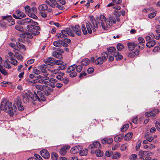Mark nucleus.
<instances>
[{"label":"nucleus","instance_id":"4468645a","mask_svg":"<svg viewBox=\"0 0 160 160\" xmlns=\"http://www.w3.org/2000/svg\"><path fill=\"white\" fill-rule=\"evenodd\" d=\"M71 28L75 33L78 36H80L81 34V28L78 25H76L75 26L72 27Z\"/></svg>","mask_w":160,"mask_h":160},{"label":"nucleus","instance_id":"b1692460","mask_svg":"<svg viewBox=\"0 0 160 160\" xmlns=\"http://www.w3.org/2000/svg\"><path fill=\"white\" fill-rule=\"evenodd\" d=\"M139 50H136L133 52L130 53L128 54V56L130 57H133L136 56H138L139 54Z\"/></svg>","mask_w":160,"mask_h":160},{"label":"nucleus","instance_id":"7c9ffc66","mask_svg":"<svg viewBox=\"0 0 160 160\" xmlns=\"http://www.w3.org/2000/svg\"><path fill=\"white\" fill-rule=\"evenodd\" d=\"M16 13L20 18H24L26 16V15L24 12L20 11L19 10H18L16 11Z\"/></svg>","mask_w":160,"mask_h":160},{"label":"nucleus","instance_id":"412c9836","mask_svg":"<svg viewBox=\"0 0 160 160\" xmlns=\"http://www.w3.org/2000/svg\"><path fill=\"white\" fill-rule=\"evenodd\" d=\"M124 137L123 134H119L114 137V140L116 142H118L121 141Z\"/></svg>","mask_w":160,"mask_h":160},{"label":"nucleus","instance_id":"338daca9","mask_svg":"<svg viewBox=\"0 0 160 160\" xmlns=\"http://www.w3.org/2000/svg\"><path fill=\"white\" fill-rule=\"evenodd\" d=\"M138 40L140 43H143L145 42V40L142 37H139L138 38Z\"/></svg>","mask_w":160,"mask_h":160},{"label":"nucleus","instance_id":"c9c22d12","mask_svg":"<svg viewBox=\"0 0 160 160\" xmlns=\"http://www.w3.org/2000/svg\"><path fill=\"white\" fill-rule=\"evenodd\" d=\"M3 66L5 68H6L8 69H10L11 68V67L9 64V62L8 59L6 60L3 62Z\"/></svg>","mask_w":160,"mask_h":160},{"label":"nucleus","instance_id":"2f4dec72","mask_svg":"<svg viewBox=\"0 0 160 160\" xmlns=\"http://www.w3.org/2000/svg\"><path fill=\"white\" fill-rule=\"evenodd\" d=\"M156 44V42L154 40L148 42L146 46L148 47L151 48L153 47Z\"/></svg>","mask_w":160,"mask_h":160},{"label":"nucleus","instance_id":"0e129e2a","mask_svg":"<svg viewBox=\"0 0 160 160\" xmlns=\"http://www.w3.org/2000/svg\"><path fill=\"white\" fill-rule=\"evenodd\" d=\"M63 62L60 60H56L55 59V61L54 64L57 65H62L63 63Z\"/></svg>","mask_w":160,"mask_h":160},{"label":"nucleus","instance_id":"49530a36","mask_svg":"<svg viewBox=\"0 0 160 160\" xmlns=\"http://www.w3.org/2000/svg\"><path fill=\"white\" fill-rule=\"evenodd\" d=\"M147 135H145V137L146 138V139L149 142H151L154 139V138L155 137V136L154 137L152 136L147 137Z\"/></svg>","mask_w":160,"mask_h":160},{"label":"nucleus","instance_id":"de8ad7c7","mask_svg":"<svg viewBox=\"0 0 160 160\" xmlns=\"http://www.w3.org/2000/svg\"><path fill=\"white\" fill-rule=\"evenodd\" d=\"M58 154L55 152H53L51 155V157L53 160H56L58 158Z\"/></svg>","mask_w":160,"mask_h":160},{"label":"nucleus","instance_id":"4d7b16f0","mask_svg":"<svg viewBox=\"0 0 160 160\" xmlns=\"http://www.w3.org/2000/svg\"><path fill=\"white\" fill-rule=\"evenodd\" d=\"M11 63L14 65H16L18 64V62L17 60L12 58L11 59Z\"/></svg>","mask_w":160,"mask_h":160},{"label":"nucleus","instance_id":"ea45409f","mask_svg":"<svg viewBox=\"0 0 160 160\" xmlns=\"http://www.w3.org/2000/svg\"><path fill=\"white\" fill-rule=\"evenodd\" d=\"M88 153V150L85 149L82 150V149L80 151L79 154L80 156L86 155Z\"/></svg>","mask_w":160,"mask_h":160},{"label":"nucleus","instance_id":"6ab92c4d","mask_svg":"<svg viewBox=\"0 0 160 160\" xmlns=\"http://www.w3.org/2000/svg\"><path fill=\"white\" fill-rule=\"evenodd\" d=\"M46 66V65H42L39 66V68L41 72L43 73V75L44 76H48L49 75V73L47 72V70L45 69Z\"/></svg>","mask_w":160,"mask_h":160},{"label":"nucleus","instance_id":"393cba45","mask_svg":"<svg viewBox=\"0 0 160 160\" xmlns=\"http://www.w3.org/2000/svg\"><path fill=\"white\" fill-rule=\"evenodd\" d=\"M132 132L128 133L125 136V140L126 141L129 140L132 138Z\"/></svg>","mask_w":160,"mask_h":160},{"label":"nucleus","instance_id":"c85d7f7f","mask_svg":"<svg viewBox=\"0 0 160 160\" xmlns=\"http://www.w3.org/2000/svg\"><path fill=\"white\" fill-rule=\"evenodd\" d=\"M90 60L88 58L83 59L81 62V64L84 66L88 65L90 63Z\"/></svg>","mask_w":160,"mask_h":160},{"label":"nucleus","instance_id":"5fc2aeb1","mask_svg":"<svg viewBox=\"0 0 160 160\" xmlns=\"http://www.w3.org/2000/svg\"><path fill=\"white\" fill-rule=\"evenodd\" d=\"M141 142V140H139L138 141V142H137V144L136 146V150L137 151L140 148Z\"/></svg>","mask_w":160,"mask_h":160},{"label":"nucleus","instance_id":"473e14b6","mask_svg":"<svg viewBox=\"0 0 160 160\" xmlns=\"http://www.w3.org/2000/svg\"><path fill=\"white\" fill-rule=\"evenodd\" d=\"M48 9L47 6L45 4H43L40 5L38 7V9L41 11H45Z\"/></svg>","mask_w":160,"mask_h":160},{"label":"nucleus","instance_id":"f257e3e1","mask_svg":"<svg viewBox=\"0 0 160 160\" xmlns=\"http://www.w3.org/2000/svg\"><path fill=\"white\" fill-rule=\"evenodd\" d=\"M97 21L99 23H101V26L102 28L104 30L107 29L108 27H110L112 23H115V19L112 16L110 15L108 20H106L105 16L101 15L100 16V19H97Z\"/></svg>","mask_w":160,"mask_h":160},{"label":"nucleus","instance_id":"37998d69","mask_svg":"<svg viewBox=\"0 0 160 160\" xmlns=\"http://www.w3.org/2000/svg\"><path fill=\"white\" fill-rule=\"evenodd\" d=\"M0 71L3 74L7 75L8 74V72L3 69L2 66L0 64Z\"/></svg>","mask_w":160,"mask_h":160},{"label":"nucleus","instance_id":"cd10ccee","mask_svg":"<svg viewBox=\"0 0 160 160\" xmlns=\"http://www.w3.org/2000/svg\"><path fill=\"white\" fill-rule=\"evenodd\" d=\"M33 86L36 89L40 91L43 90L44 88V85H42L41 84H36V83L34 84Z\"/></svg>","mask_w":160,"mask_h":160},{"label":"nucleus","instance_id":"6e6552de","mask_svg":"<svg viewBox=\"0 0 160 160\" xmlns=\"http://www.w3.org/2000/svg\"><path fill=\"white\" fill-rule=\"evenodd\" d=\"M21 100L19 98H18L14 102V105L15 107H17L19 110L22 111L24 109V107L22 105Z\"/></svg>","mask_w":160,"mask_h":160},{"label":"nucleus","instance_id":"a878e982","mask_svg":"<svg viewBox=\"0 0 160 160\" xmlns=\"http://www.w3.org/2000/svg\"><path fill=\"white\" fill-rule=\"evenodd\" d=\"M113 56L117 60H120L122 58V56L118 52H115L113 54Z\"/></svg>","mask_w":160,"mask_h":160},{"label":"nucleus","instance_id":"6e6d98bb","mask_svg":"<svg viewBox=\"0 0 160 160\" xmlns=\"http://www.w3.org/2000/svg\"><path fill=\"white\" fill-rule=\"evenodd\" d=\"M82 29L84 34L86 35L87 34V32L86 30L85 25L83 24L82 26Z\"/></svg>","mask_w":160,"mask_h":160},{"label":"nucleus","instance_id":"4c0bfd02","mask_svg":"<svg viewBox=\"0 0 160 160\" xmlns=\"http://www.w3.org/2000/svg\"><path fill=\"white\" fill-rule=\"evenodd\" d=\"M75 67V70L77 71L78 72H80L81 71L82 69V66L81 65H79L77 66V65L74 64Z\"/></svg>","mask_w":160,"mask_h":160},{"label":"nucleus","instance_id":"a18cd8bd","mask_svg":"<svg viewBox=\"0 0 160 160\" xmlns=\"http://www.w3.org/2000/svg\"><path fill=\"white\" fill-rule=\"evenodd\" d=\"M129 125L128 124H125L122 127L121 129V131L123 132L126 131L129 127Z\"/></svg>","mask_w":160,"mask_h":160},{"label":"nucleus","instance_id":"052dcab7","mask_svg":"<svg viewBox=\"0 0 160 160\" xmlns=\"http://www.w3.org/2000/svg\"><path fill=\"white\" fill-rule=\"evenodd\" d=\"M155 12H153L149 14L148 15V18H152L156 15Z\"/></svg>","mask_w":160,"mask_h":160},{"label":"nucleus","instance_id":"603ef678","mask_svg":"<svg viewBox=\"0 0 160 160\" xmlns=\"http://www.w3.org/2000/svg\"><path fill=\"white\" fill-rule=\"evenodd\" d=\"M138 156L135 154H132L129 157V159L131 160H135L137 158Z\"/></svg>","mask_w":160,"mask_h":160},{"label":"nucleus","instance_id":"3c124183","mask_svg":"<svg viewBox=\"0 0 160 160\" xmlns=\"http://www.w3.org/2000/svg\"><path fill=\"white\" fill-rule=\"evenodd\" d=\"M25 9L26 12L28 15L31 12V10L30 7L28 6H27L25 7Z\"/></svg>","mask_w":160,"mask_h":160},{"label":"nucleus","instance_id":"ddd939ff","mask_svg":"<svg viewBox=\"0 0 160 160\" xmlns=\"http://www.w3.org/2000/svg\"><path fill=\"white\" fill-rule=\"evenodd\" d=\"M44 94L46 96H48L50 94L51 92H53V89L48 85H44Z\"/></svg>","mask_w":160,"mask_h":160},{"label":"nucleus","instance_id":"e2e57ef3","mask_svg":"<svg viewBox=\"0 0 160 160\" xmlns=\"http://www.w3.org/2000/svg\"><path fill=\"white\" fill-rule=\"evenodd\" d=\"M39 13L40 15L43 18H45L47 16L46 12H44L41 11Z\"/></svg>","mask_w":160,"mask_h":160},{"label":"nucleus","instance_id":"c03bdc74","mask_svg":"<svg viewBox=\"0 0 160 160\" xmlns=\"http://www.w3.org/2000/svg\"><path fill=\"white\" fill-rule=\"evenodd\" d=\"M128 145L127 143H125L121 145L120 149L121 150L124 151L127 148Z\"/></svg>","mask_w":160,"mask_h":160},{"label":"nucleus","instance_id":"a19ab883","mask_svg":"<svg viewBox=\"0 0 160 160\" xmlns=\"http://www.w3.org/2000/svg\"><path fill=\"white\" fill-rule=\"evenodd\" d=\"M48 70L51 72L55 74H59L60 72V71L59 70L58 68L53 70L48 69Z\"/></svg>","mask_w":160,"mask_h":160},{"label":"nucleus","instance_id":"9d476101","mask_svg":"<svg viewBox=\"0 0 160 160\" xmlns=\"http://www.w3.org/2000/svg\"><path fill=\"white\" fill-rule=\"evenodd\" d=\"M38 95L35 92H34L35 94V97L36 98V101L38 100L39 101H44L46 99V97L43 95H41L42 92L40 91H38L37 92Z\"/></svg>","mask_w":160,"mask_h":160},{"label":"nucleus","instance_id":"5701e85b","mask_svg":"<svg viewBox=\"0 0 160 160\" xmlns=\"http://www.w3.org/2000/svg\"><path fill=\"white\" fill-rule=\"evenodd\" d=\"M2 19L3 20H5L8 21L9 22H12L13 24L14 23V22L12 21V18L11 16H4L2 17Z\"/></svg>","mask_w":160,"mask_h":160},{"label":"nucleus","instance_id":"8fccbe9b","mask_svg":"<svg viewBox=\"0 0 160 160\" xmlns=\"http://www.w3.org/2000/svg\"><path fill=\"white\" fill-rule=\"evenodd\" d=\"M38 82L41 84H44L45 85H48V82L45 81L43 79H41L38 80Z\"/></svg>","mask_w":160,"mask_h":160},{"label":"nucleus","instance_id":"7ed1b4c3","mask_svg":"<svg viewBox=\"0 0 160 160\" xmlns=\"http://www.w3.org/2000/svg\"><path fill=\"white\" fill-rule=\"evenodd\" d=\"M98 18L100 19V17L97 18L96 20L93 17H91L90 20L91 21L92 25L89 22L86 23V25L88 33L90 34L92 33V31L91 28L92 29L93 32L95 31V28H97L98 27V24H99L100 26H101V23H99L97 21V19Z\"/></svg>","mask_w":160,"mask_h":160},{"label":"nucleus","instance_id":"4be33fe9","mask_svg":"<svg viewBox=\"0 0 160 160\" xmlns=\"http://www.w3.org/2000/svg\"><path fill=\"white\" fill-rule=\"evenodd\" d=\"M113 141L112 139L111 138H105L103 139L102 140V142L103 144H110L112 143Z\"/></svg>","mask_w":160,"mask_h":160},{"label":"nucleus","instance_id":"39448f33","mask_svg":"<svg viewBox=\"0 0 160 160\" xmlns=\"http://www.w3.org/2000/svg\"><path fill=\"white\" fill-rule=\"evenodd\" d=\"M102 57H98L96 59L95 62L96 64L97 65H101L103 62L105 61L108 58V54L107 52H104L102 53Z\"/></svg>","mask_w":160,"mask_h":160},{"label":"nucleus","instance_id":"aec40b11","mask_svg":"<svg viewBox=\"0 0 160 160\" xmlns=\"http://www.w3.org/2000/svg\"><path fill=\"white\" fill-rule=\"evenodd\" d=\"M138 45L137 44L134 42H129L127 43L128 47L130 51L133 50L136 46H138Z\"/></svg>","mask_w":160,"mask_h":160},{"label":"nucleus","instance_id":"0eeeda50","mask_svg":"<svg viewBox=\"0 0 160 160\" xmlns=\"http://www.w3.org/2000/svg\"><path fill=\"white\" fill-rule=\"evenodd\" d=\"M70 29H66V30H62L61 33L57 34L56 36L58 38H63L67 37L69 35V33L71 32Z\"/></svg>","mask_w":160,"mask_h":160},{"label":"nucleus","instance_id":"13d9d810","mask_svg":"<svg viewBox=\"0 0 160 160\" xmlns=\"http://www.w3.org/2000/svg\"><path fill=\"white\" fill-rule=\"evenodd\" d=\"M28 15L30 17L34 19H37L38 18V17L33 13L31 12L28 14Z\"/></svg>","mask_w":160,"mask_h":160},{"label":"nucleus","instance_id":"dca6fc26","mask_svg":"<svg viewBox=\"0 0 160 160\" xmlns=\"http://www.w3.org/2000/svg\"><path fill=\"white\" fill-rule=\"evenodd\" d=\"M41 155L44 158H48L50 157V154L46 149H43L40 152Z\"/></svg>","mask_w":160,"mask_h":160},{"label":"nucleus","instance_id":"2eb2a0df","mask_svg":"<svg viewBox=\"0 0 160 160\" xmlns=\"http://www.w3.org/2000/svg\"><path fill=\"white\" fill-rule=\"evenodd\" d=\"M70 148L69 146L67 145L63 147L60 150V153L62 155H65L67 152V150L69 149Z\"/></svg>","mask_w":160,"mask_h":160},{"label":"nucleus","instance_id":"f704fd0d","mask_svg":"<svg viewBox=\"0 0 160 160\" xmlns=\"http://www.w3.org/2000/svg\"><path fill=\"white\" fill-rule=\"evenodd\" d=\"M108 52L110 54H113L115 52L116 48L114 47H111L107 48Z\"/></svg>","mask_w":160,"mask_h":160},{"label":"nucleus","instance_id":"864d4df0","mask_svg":"<svg viewBox=\"0 0 160 160\" xmlns=\"http://www.w3.org/2000/svg\"><path fill=\"white\" fill-rule=\"evenodd\" d=\"M121 154L119 152H117L114 154L112 157V158L113 159H117L121 157Z\"/></svg>","mask_w":160,"mask_h":160},{"label":"nucleus","instance_id":"bf43d9fd","mask_svg":"<svg viewBox=\"0 0 160 160\" xmlns=\"http://www.w3.org/2000/svg\"><path fill=\"white\" fill-rule=\"evenodd\" d=\"M94 71V68L92 67H90L88 68L87 72L89 74H92Z\"/></svg>","mask_w":160,"mask_h":160},{"label":"nucleus","instance_id":"774afa93","mask_svg":"<svg viewBox=\"0 0 160 160\" xmlns=\"http://www.w3.org/2000/svg\"><path fill=\"white\" fill-rule=\"evenodd\" d=\"M155 126L157 129L160 131V123L159 122H157L155 124Z\"/></svg>","mask_w":160,"mask_h":160},{"label":"nucleus","instance_id":"423d86ee","mask_svg":"<svg viewBox=\"0 0 160 160\" xmlns=\"http://www.w3.org/2000/svg\"><path fill=\"white\" fill-rule=\"evenodd\" d=\"M74 66V65H72L68 67L67 70L66 72L69 73V76L71 78L75 77L77 75Z\"/></svg>","mask_w":160,"mask_h":160},{"label":"nucleus","instance_id":"f8f14e48","mask_svg":"<svg viewBox=\"0 0 160 160\" xmlns=\"http://www.w3.org/2000/svg\"><path fill=\"white\" fill-rule=\"evenodd\" d=\"M82 149V147L80 145H78L72 148L71 149L70 152L73 154H75L80 152Z\"/></svg>","mask_w":160,"mask_h":160},{"label":"nucleus","instance_id":"680f3d73","mask_svg":"<svg viewBox=\"0 0 160 160\" xmlns=\"http://www.w3.org/2000/svg\"><path fill=\"white\" fill-rule=\"evenodd\" d=\"M15 28L17 30L19 31H22L23 30V28L19 25H16L15 27Z\"/></svg>","mask_w":160,"mask_h":160},{"label":"nucleus","instance_id":"a211bd4d","mask_svg":"<svg viewBox=\"0 0 160 160\" xmlns=\"http://www.w3.org/2000/svg\"><path fill=\"white\" fill-rule=\"evenodd\" d=\"M55 58H48L45 61V62L47 64L49 65H52L54 64Z\"/></svg>","mask_w":160,"mask_h":160},{"label":"nucleus","instance_id":"20e7f679","mask_svg":"<svg viewBox=\"0 0 160 160\" xmlns=\"http://www.w3.org/2000/svg\"><path fill=\"white\" fill-rule=\"evenodd\" d=\"M36 98L35 97V94L33 95L30 91H28L22 95V100L24 102L27 103L29 102L36 101Z\"/></svg>","mask_w":160,"mask_h":160},{"label":"nucleus","instance_id":"f3484780","mask_svg":"<svg viewBox=\"0 0 160 160\" xmlns=\"http://www.w3.org/2000/svg\"><path fill=\"white\" fill-rule=\"evenodd\" d=\"M101 144L98 141L94 142L92 144L89 145L88 148L89 149H92L94 148H100L101 147Z\"/></svg>","mask_w":160,"mask_h":160},{"label":"nucleus","instance_id":"79ce46f5","mask_svg":"<svg viewBox=\"0 0 160 160\" xmlns=\"http://www.w3.org/2000/svg\"><path fill=\"white\" fill-rule=\"evenodd\" d=\"M117 48L118 50L120 51L124 48V46L121 43H118L117 44Z\"/></svg>","mask_w":160,"mask_h":160},{"label":"nucleus","instance_id":"f03ea898","mask_svg":"<svg viewBox=\"0 0 160 160\" xmlns=\"http://www.w3.org/2000/svg\"><path fill=\"white\" fill-rule=\"evenodd\" d=\"M19 23L21 24L25 25L28 24L27 27L28 30H32V28L35 29L36 30L40 29V27L38 26V23L36 22H33L31 18H27L24 19L20 21Z\"/></svg>","mask_w":160,"mask_h":160},{"label":"nucleus","instance_id":"09e8293b","mask_svg":"<svg viewBox=\"0 0 160 160\" xmlns=\"http://www.w3.org/2000/svg\"><path fill=\"white\" fill-rule=\"evenodd\" d=\"M26 82L29 84H30L32 86H34V84L36 82V81L35 80H33L32 81H30L29 79H27L26 80Z\"/></svg>","mask_w":160,"mask_h":160},{"label":"nucleus","instance_id":"72a5a7b5","mask_svg":"<svg viewBox=\"0 0 160 160\" xmlns=\"http://www.w3.org/2000/svg\"><path fill=\"white\" fill-rule=\"evenodd\" d=\"M39 30H36L35 29L32 28V30H28L29 32H31L32 34L33 35H37L39 34L40 32L38 31Z\"/></svg>","mask_w":160,"mask_h":160},{"label":"nucleus","instance_id":"bb28decb","mask_svg":"<svg viewBox=\"0 0 160 160\" xmlns=\"http://www.w3.org/2000/svg\"><path fill=\"white\" fill-rule=\"evenodd\" d=\"M18 42L16 43V44L18 48H20L22 49H23L24 50H25V47L24 45H23L22 43L20 42H21V40H22L20 38H19Z\"/></svg>","mask_w":160,"mask_h":160},{"label":"nucleus","instance_id":"69168bd1","mask_svg":"<svg viewBox=\"0 0 160 160\" xmlns=\"http://www.w3.org/2000/svg\"><path fill=\"white\" fill-rule=\"evenodd\" d=\"M32 34H31V32H26V37L29 38H33Z\"/></svg>","mask_w":160,"mask_h":160},{"label":"nucleus","instance_id":"c756f323","mask_svg":"<svg viewBox=\"0 0 160 160\" xmlns=\"http://www.w3.org/2000/svg\"><path fill=\"white\" fill-rule=\"evenodd\" d=\"M62 41L59 40L57 41H55L53 43V45L56 47H61L62 46Z\"/></svg>","mask_w":160,"mask_h":160},{"label":"nucleus","instance_id":"e433bc0d","mask_svg":"<svg viewBox=\"0 0 160 160\" xmlns=\"http://www.w3.org/2000/svg\"><path fill=\"white\" fill-rule=\"evenodd\" d=\"M95 153L97 157H101L103 155V152L99 149L96 150Z\"/></svg>","mask_w":160,"mask_h":160},{"label":"nucleus","instance_id":"9b49d317","mask_svg":"<svg viewBox=\"0 0 160 160\" xmlns=\"http://www.w3.org/2000/svg\"><path fill=\"white\" fill-rule=\"evenodd\" d=\"M58 0H47L45 1V3L51 7L55 8L58 6Z\"/></svg>","mask_w":160,"mask_h":160},{"label":"nucleus","instance_id":"58836bf2","mask_svg":"<svg viewBox=\"0 0 160 160\" xmlns=\"http://www.w3.org/2000/svg\"><path fill=\"white\" fill-rule=\"evenodd\" d=\"M138 155L140 157H145L146 156V151H143L142 150H140L138 152Z\"/></svg>","mask_w":160,"mask_h":160},{"label":"nucleus","instance_id":"1a4fd4ad","mask_svg":"<svg viewBox=\"0 0 160 160\" xmlns=\"http://www.w3.org/2000/svg\"><path fill=\"white\" fill-rule=\"evenodd\" d=\"M160 111L157 109H153L151 112H147L145 113V116L146 117H149L154 118H155V116L156 114H158Z\"/></svg>","mask_w":160,"mask_h":160}]
</instances>
